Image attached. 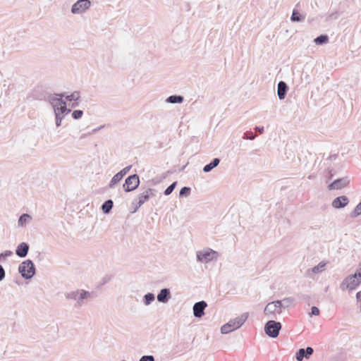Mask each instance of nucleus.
<instances>
[{
	"label": "nucleus",
	"instance_id": "33",
	"mask_svg": "<svg viewBox=\"0 0 361 361\" xmlns=\"http://www.w3.org/2000/svg\"><path fill=\"white\" fill-rule=\"evenodd\" d=\"M191 188L190 187L184 186L179 192V196L180 197H187L190 195Z\"/></svg>",
	"mask_w": 361,
	"mask_h": 361
},
{
	"label": "nucleus",
	"instance_id": "25",
	"mask_svg": "<svg viewBox=\"0 0 361 361\" xmlns=\"http://www.w3.org/2000/svg\"><path fill=\"white\" fill-rule=\"evenodd\" d=\"M277 310V307L274 301L268 303L264 310L266 315L274 314Z\"/></svg>",
	"mask_w": 361,
	"mask_h": 361
},
{
	"label": "nucleus",
	"instance_id": "9",
	"mask_svg": "<svg viewBox=\"0 0 361 361\" xmlns=\"http://www.w3.org/2000/svg\"><path fill=\"white\" fill-rule=\"evenodd\" d=\"M207 307V303L204 300L197 302L192 307L193 314L196 318H201L204 315V310Z\"/></svg>",
	"mask_w": 361,
	"mask_h": 361
},
{
	"label": "nucleus",
	"instance_id": "23",
	"mask_svg": "<svg viewBox=\"0 0 361 361\" xmlns=\"http://www.w3.org/2000/svg\"><path fill=\"white\" fill-rule=\"evenodd\" d=\"M32 220V216L28 214H23L20 216L18 224L20 227H24L26 226L27 223Z\"/></svg>",
	"mask_w": 361,
	"mask_h": 361
},
{
	"label": "nucleus",
	"instance_id": "39",
	"mask_svg": "<svg viewBox=\"0 0 361 361\" xmlns=\"http://www.w3.org/2000/svg\"><path fill=\"white\" fill-rule=\"evenodd\" d=\"M131 167H132V166H128L123 168L119 172H118V173L121 176H122V178H123L127 174V173L130 170Z\"/></svg>",
	"mask_w": 361,
	"mask_h": 361
},
{
	"label": "nucleus",
	"instance_id": "29",
	"mask_svg": "<svg viewBox=\"0 0 361 361\" xmlns=\"http://www.w3.org/2000/svg\"><path fill=\"white\" fill-rule=\"evenodd\" d=\"M123 179L122 176H121L118 173H116L110 180L109 183V188H113L117 183H118Z\"/></svg>",
	"mask_w": 361,
	"mask_h": 361
},
{
	"label": "nucleus",
	"instance_id": "42",
	"mask_svg": "<svg viewBox=\"0 0 361 361\" xmlns=\"http://www.w3.org/2000/svg\"><path fill=\"white\" fill-rule=\"evenodd\" d=\"M112 277L113 276L111 275L104 276L101 280V285H104L106 283L109 282L111 280Z\"/></svg>",
	"mask_w": 361,
	"mask_h": 361
},
{
	"label": "nucleus",
	"instance_id": "10",
	"mask_svg": "<svg viewBox=\"0 0 361 361\" xmlns=\"http://www.w3.org/2000/svg\"><path fill=\"white\" fill-rule=\"evenodd\" d=\"M65 98L66 102H69V105L71 108H76L79 106L80 92L79 91H74L71 94H67L66 92Z\"/></svg>",
	"mask_w": 361,
	"mask_h": 361
},
{
	"label": "nucleus",
	"instance_id": "31",
	"mask_svg": "<svg viewBox=\"0 0 361 361\" xmlns=\"http://www.w3.org/2000/svg\"><path fill=\"white\" fill-rule=\"evenodd\" d=\"M80 289L65 293V297L68 300H75L78 301Z\"/></svg>",
	"mask_w": 361,
	"mask_h": 361
},
{
	"label": "nucleus",
	"instance_id": "6",
	"mask_svg": "<svg viewBox=\"0 0 361 361\" xmlns=\"http://www.w3.org/2000/svg\"><path fill=\"white\" fill-rule=\"evenodd\" d=\"M196 255L197 261L208 263L217 257L218 252L209 248L202 251H197Z\"/></svg>",
	"mask_w": 361,
	"mask_h": 361
},
{
	"label": "nucleus",
	"instance_id": "49",
	"mask_svg": "<svg viewBox=\"0 0 361 361\" xmlns=\"http://www.w3.org/2000/svg\"><path fill=\"white\" fill-rule=\"evenodd\" d=\"M356 299L357 302H360V310H361V290L356 293Z\"/></svg>",
	"mask_w": 361,
	"mask_h": 361
},
{
	"label": "nucleus",
	"instance_id": "13",
	"mask_svg": "<svg viewBox=\"0 0 361 361\" xmlns=\"http://www.w3.org/2000/svg\"><path fill=\"white\" fill-rule=\"evenodd\" d=\"M349 203V199L345 195H341L336 197L332 201L331 205L335 209H342Z\"/></svg>",
	"mask_w": 361,
	"mask_h": 361
},
{
	"label": "nucleus",
	"instance_id": "26",
	"mask_svg": "<svg viewBox=\"0 0 361 361\" xmlns=\"http://www.w3.org/2000/svg\"><path fill=\"white\" fill-rule=\"evenodd\" d=\"M70 112L61 113V112L54 111L56 127H59L61 125V121H62L63 118H64V116L68 114Z\"/></svg>",
	"mask_w": 361,
	"mask_h": 361
},
{
	"label": "nucleus",
	"instance_id": "21",
	"mask_svg": "<svg viewBox=\"0 0 361 361\" xmlns=\"http://www.w3.org/2000/svg\"><path fill=\"white\" fill-rule=\"evenodd\" d=\"M114 206V202L112 200L109 199L106 200L101 207L102 211L104 214H108L111 212Z\"/></svg>",
	"mask_w": 361,
	"mask_h": 361
},
{
	"label": "nucleus",
	"instance_id": "22",
	"mask_svg": "<svg viewBox=\"0 0 361 361\" xmlns=\"http://www.w3.org/2000/svg\"><path fill=\"white\" fill-rule=\"evenodd\" d=\"M183 101L184 97L177 94L171 95L166 99V102L169 104H181Z\"/></svg>",
	"mask_w": 361,
	"mask_h": 361
},
{
	"label": "nucleus",
	"instance_id": "20",
	"mask_svg": "<svg viewBox=\"0 0 361 361\" xmlns=\"http://www.w3.org/2000/svg\"><path fill=\"white\" fill-rule=\"evenodd\" d=\"M305 19V16L301 14L298 10L294 8L290 16V20L293 23L303 22Z\"/></svg>",
	"mask_w": 361,
	"mask_h": 361
},
{
	"label": "nucleus",
	"instance_id": "41",
	"mask_svg": "<svg viewBox=\"0 0 361 361\" xmlns=\"http://www.w3.org/2000/svg\"><path fill=\"white\" fill-rule=\"evenodd\" d=\"M139 361H155V359L153 355H143Z\"/></svg>",
	"mask_w": 361,
	"mask_h": 361
},
{
	"label": "nucleus",
	"instance_id": "54",
	"mask_svg": "<svg viewBox=\"0 0 361 361\" xmlns=\"http://www.w3.org/2000/svg\"><path fill=\"white\" fill-rule=\"evenodd\" d=\"M121 361H126V360H121Z\"/></svg>",
	"mask_w": 361,
	"mask_h": 361
},
{
	"label": "nucleus",
	"instance_id": "30",
	"mask_svg": "<svg viewBox=\"0 0 361 361\" xmlns=\"http://www.w3.org/2000/svg\"><path fill=\"white\" fill-rule=\"evenodd\" d=\"M149 195L146 190L138 195L139 206H142L145 202L149 200Z\"/></svg>",
	"mask_w": 361,
	"mask_h": 361
},
{
	"label": "nucleus",
	"instance_id": "12",
	"mask_svg": "<svg viewBox=\"0 0 361 361\" xmlns=\"http://www.w3.org/2000/svg\"><path fill=\"white\" fill-rule=\"evenodd\" d=\"M314 353V349L312 347H307L306 348H300L295 354L297 361H302L304 358L308 359Z\"/></svg>",
	"mask_w": 361,
	"mask_h": 361
},
{
	"label": "nucleus",
	"instance_id": "32",
	"mask_svg": "<svg viewBox=\"0 0 361 361\" xmlns=\"http://www.w3.org/2000/svg\"><path fill=\"white\" fill-rule=\"evenodd\" d=\"M361 214V201L357 204L355 209L350 213V217L356 218Z\"/></svg>",
	"mask_w": 361,
	"mask_h": 361
},
{
	"label": "nucleus",
	"instance_id": "1",
	"mask_svg": "<svg viewBox=\"0 0 361 361\" xmlns=\"http://www.w3.org/2000/svg\"><path fill=\"white\" fill-rule=\"evenodd\" d=\"M66 92L59 94H52L49 95L48 101L53 107L54 111L66 113L71 112V109L67 108L66 101L63 99Z\"/></svg>",
	"mask_w": 361,
	"mask_h": 361
},
{
	"label": "nucleus",
	"instance_id": "17",
	"mask_svg": "<svg viewBox=\"0 0 361 361\" xmlns=\"http://www.w3.org/2000/svg\"><path fill=\"white\" fill-rule=\"evenodd\" d=\"M347 279L348 283L347 287H349V290L350 291L355 290L360 283H361V281H359L353 274L348 276Z\"/></svg>",
	"mask_w": 361,
	"mask_h": 361
},
{
	"label": "nucleus",
	"instance_id": "18",
	"mask_svg": "<svg viewBox=\"0 0 361 361\" xmlns=\"http://www.w3.org/2000/svg\"><path fill=\"white\" fill-rule=\"evenodd\" d=\"M293 301V299L292 298H286L281 300H275L274 303H276L277 309L285 310L290 305Z\"/></svg>",
	"mask_w": 361,
	"mask_h": 361
},
{
	"label": "nucleus",
	"instance_id": "40",
	"mask_svg": "<svg viewBox=\"0 0 361 361\" xmlns=\"http://www.w3.org/2000/svg\"><path fill=\"white\" fill-rule=\"evenodd\" d=\"M328 173H329V176L327 177L326 182L331 180L333 178V177L336 175V172L334 169L328 168Z\"/></svg>",
	"mask_w": 361,
	"mask_h": 361
},
{
	"label": "nucleus",
	"instance_id": "14",
	"mask_svg": "<svg viewBox=\"0 0 361 361\" xmlns=\"http://www.w3.org/2000/svg\"><path fill=\"white\" fill-rule=\"evenodd\" d=\"M157 300L161 303H167L171 298V293L169 288H164L160 290L157 296Z\"/></svg>",
	"mask_w": 361,
	"mask_h": 361
},
{
	"label": "nucleus",
	"instance_id": "52",
	"mask_svg": "<svg viewBox=\"0 0 361 361\" xmlns=\"http://www.w3.org/2000/svg\"><path fill=\"white\" fill-rule=\"evenodd\" d=\"M141 206H139V202H137L133 212H135Z\"/></svg>",
	"mask_w": 361,
	"mask_h": 361
},
{
	"label": "nucleus",
	"instance_id": "45",
	"mask_svg": "<svg viewBox=\"0 0 361 361\" xmlns=\"http://www.w3.org/2000/svg\"><path fill=\"white\" fill-rule=\"evenodd\" d=\"M348 279H347V277L342 281V283H341V286H340V288L343 290H345L346 289H348L349 290V287H347V285H348Z\"/></svg>",
	"mask_w": 361,
	"mask_h": 361
},
{
	"label": "nucleus",
	"instance_id": "24",
	"mask_svg": "<svg viewBox=\"0 0 361 361\" xmlns=\"http://www.w3.org/2000/svg\"><path fill=\"white\" fill-rule=\"evenodd\" d=\"M329 37L326 34H322L319 36H317L316 38L314 39V42L317 45H324L329 42Z\"/></svg>",
	"mask_w": 361,
	"mask_h": 361
},
{
	"label": "nucleus",
	"instance_id": "8",
	"mask_svg": "<svg viewBox=\"0 0 361 361\" xmlns=\"http://www.w3.org/2000/svg\"><path fill=\"white\" fill-rule=\"evenodd\" d=\"M350 183V178L348 176L339 178L334 180L328 185V188L330 190H339L346 187Z\"/></svg>",
	"mask_w": 361,
	"mask_h": 361
},
{
	"label": "nucleus",
	"instance_id": "37",
	"mask_svg": "<svg viewBox=\"0 0 361 361\" xmlns=\"http://www.w3.org/2000/svg\"><path fill=\"white\" fill-rule=\"evenodd\" d=\"M256 135L251 131H247L243 134V139L252 140L255 138Z\"/></svg>",
	"mask_w": 361,
	"mask_h": 361
},
{
	"label": "nucleus",
	"instance_id": "51",
	"mask_svg": "<svg viewBox=\"0 0 361 361\" xmlns=\"http://www.w3.org/2000/svg\"><path fill=\"white\" fill-rule=\"evenodd\" d=\"M102 127V126L99 127V128H94V129H93V130H92V133H89L88 134H89V135H90V134H92V133H94L97 132V131H98V130H99Z\"/></svg>",
	"mask_w": 361,
	"mask_h": 361
},
{
	"label": "nucleus",
	"instance_id": "28",
	"mask_svg": "<svg viewBox=\"0 0 361 361\" xmlns=\"http://www.w3.org/2000/svg\"><path fill=\"white\" fill-rule=\"evenodd\" d=\"M155 300V295L152 293H147L143 297V303L149 305Z\"/></svg>",
	"mask_w": 361,
	"mask_h": 361
},
{
	"label": "nucleus",
	"instance_id": "3",
	"mask_svg": "<svg viewBox=\"0 0 361 361\" xmlns=\"http://www.w3.org/2000/svg\"><path fill=\"white\" fill-rule=\"evenodd\" d=\"M19 274L25 280L31 279L36 274L35 265L31 259L21 262L18 268Z\"/></svg>",
	"mask_w": 361,
	"mask_h": 361
},
{
	"label": "nucleus",
	"instance_id": "50",
	"mask_svg": "<svg viewBox=\"0 0 361 361\" xmlns=\"http://www.w3.org/2000/svg\"><path fill=\"white\" fill-rule=\"evenodd\" d=\"M338 157V154H331L330 155L327 159L326 160H335Z\"/></svg>",
	"mask_w": 361,
	"mask_h": 361
},
{
	"label": "nucleus",
	"instance_id": "44",
	"mask_svg": "<svg viewBox=\"0 0 361 361\" xmlns=\"http://www.w3.org/2000/svg\"><path fill=\"white\" fill-rule=\"evenodd\" d=\"M338 13L337 11L331 13L329 16L326 18V20H336L338 18Z\"/></svg>",
	"mask_w": 361,
	"mask_h": 361
},
{
	"label": "nucleus",
	"instance_id": "47",
	"mask_svg": "<svg viewBox=\"0 0 361 361\" xmlns=\"http://www.w3.org/2000/svg\"><path fill=\"white\" fill-rule=\"evenodd\" d=\"M353 275L359 280L361 281V267L358 269L356 270V271L355 272V274H353Z\"/></svg>",
	"mask_w": 361,
	"mask_h": 361
},
{
	"label": "nucleus",
	"instance_id": "46",
	"mask_svg": "<svg viewBox=\"0 0 361 361\" xmlns=\"http://www.w3.org/2000/svg\"><path fill=\"white\" fill-rule=\"evenodd\" d=\"M6 276V272L3 266L0 264V281H3Z\"/></svg>",
	"mask_w": 361,
	"mask_h": 361
},
{
	"label": "nucleus",
	"instance_id": "7",
	"mask_svg": "<svg viewBox=\"0 0 361 361\" xmlns=\"http://www.w3.org/2000/svg\"><path fill=\"white\" fill-rule=\"evenodd\" d=\"M90 0H78L73 4L71 11L73 14H81L85 13L91 6Z\"/></svg>",
	"mask_w": 361,
	"mask_h": 361
},
{
	"label": "nucleus",
	"instance_id": "43",
	"mask_svg": "<svg viewBox=\"0 0 361 361\" xmlns=\"http://www.w3.org/2000/svg\"><path fill=\"white\" fill-rule=\"evenodd\" d=\"M146 192L149 194V197H155L157 193V190L154 188H148Z\"/></svg>",
	"mask_w": 361,
	"mask_h": 361
},
{
	"label": "nucleus",
	"instance_id": "15",
	"mask_svg": "<svg viewBox=\"0 0 361 361\" xmlns=\"http://www.w3.org/2000/svg\"><path fill=\"white\" fill-rule=\"evenodd\" d=\"M30 245L27 243L22 242L18 245L16 249V254L20 258L25 257L29 252Z\"/></svg>",
	"mask_w": 361,
	"mask_h": 361
},
{
	"label": "nucleus",
	"instance_id": "27",
	"mask_svg": "<svg viewBox=\"0 0 361 361\" xmlns=\"http://www.w3.org/2000/svg\"><path fill=\"white\" fill-rule=\"evenodd\" d=\"M326 263L324 262H320L317 266L312 267L310 271L314 274L320 273L324 270ZM310 271V269L308 270Z\"/></svg>",
	"mask_w": 361,
	"mask_h": 361
},
{
	"label": "nucleus",
	"instance_id": "36",
	"mask_svg": "<svg viewBox=\"0 0 361 361\" xmlns=\"http://www.w3.org/2000/svg\"><path fill=\"white\" fill-rule=\"evenodd\" d=\"M82 115H83V111L80 110V109L74 110L71 114V116H72L73 118H74V119H79V118H82Z\"/></svg>",
	"mask_w": 361,
	"mask_h": 361
},
{
	"label": "nucleus",
	"instance_id": "19",
	"mask_svg": "<svg viewBox=\"0 0 361 361\" xmlns=\"http://www.w3.org/2000/svg\"><path fill=\"white\" fill-rule=\"evenodd\" d=\"M220 161L221 159L219 158H214L209 164L203 167V171L204 173L210 172L219 164Z\"/></svg>",
	"mask_w": 361,
	"mask_h": 361
},
{
	"label": "nucleus",
	"instance_id": "34",
	"mask_svg": "<svg viewBox=\"0 0 361 361\" xmlns=\"http://www.w3.org/2000/svg\"><path fill=\"white\" fill-rule=\"evenodd\" d=\"M177 185V181H174L170 185H169L166 189L164 191V195L166 196H168L170 194L172 193V192L174 190V189L176 188Z\"/></svg>",
	"mask_w": 361,
	"mask_h": 361
},
{
	"label": "nucleus",
	"instance_id": "35",
	"mask_svg": "<svg viewBox=\"0 0 361 361\" xmlns=\"http://www.w3.org/2000/svg\"><path fill=\"white\" fill-rule=\"evenodd\" d=\"M13 255L11 250H6L0 253V262H5L7 257H9Z\"/></svg>",
	"mask_w": 361,
	"mask_h": 361
},
{
	"label": "nucleus",
	"instance_id": "11",
	"mask_svg": "<svg viewBox=\"0 0 361 361\" xmlns=\"http://www.w3.org/2000/svg\"><path fill=\"white\" fill-rule=\"evenodd\" d=\"M93 293H90L87 290L80 289L78 299L75 304V307H80L82 305L87 302V300L92 297Z\"/></svg>",
	"mask_w": 361,
	"mask_h": 361
},
{
	"label": "nucleus",
	"instance_id": "5",
	"mask_svg": "<svg viewBox=\"0 0 361 361\" xmlns=\"http://www.w3.org/2000/svg\"><path fill=\"white\" fill-rule=\"evenodd\" d=\"M140 183V178L137 174L130 175L123 184V190L126 192L134 191L138 188Z\"/></svg>",
	"mask_w": 361,
	"mask_h": 361
},
{
	"label": "nucleus",
	"instance_id": "2",
	"mask_svg": "<svg viewBox=\"0 0 361 361\" xmlns=\"http://www.w3.org/2000/svg\"><path fill=\"white\" fill-rule=\"evenodd\" d=\"M248 316V312H245L242 314L240 317L231 319L228 322L221 327V333L223 334H227L239 329L246 322Z\"/></svg>",
	"mask_w": 361,
	"mask_h": 361
},
{
	"label": "nucleus",
	"instance_id": "4",
	"mask_svg": "<svg viewBox=\"0 0 361 361\" xmlns=\"http://www.w3.org/2000/svg\"><path fill=\"white\" fill-rule=\"evenodd\" d=\"M281 327V322L271 319L265 324L264 329L268 336L275 338L279 336Z\"/></svg>",
	"mask_w": 361,
	"mask_h": 361
},
{
	"label": "nucleus",
	"instance_id": "53",
	"mask_svg": "<svg viewBox=\"0 0 361 361\" xmlns=\"http://www.w3.org/2000/svg\"><path fill=\"white\" fill-rule=\"evenodd\" d=\"M85 136H86V134H82V135H81V138H83V137H85Z\"/></svg>",
	"mask_w": 361,
	"mask_h": 361
},
{
	"label": "nucleus",
	"instance_id": "48",
	"mask_svg": "<svg viewBox=\"0 0 361 361\" xmlns=\"http://www.w3.org/2000/svg\"><path fill=\"white\" fill-rule=\"evenodd\" d=\"M255 130L257 132H259V133H264V127L262 126H256L255 128Z\"/></svg>",
	"mask_w": 361,
	"mask_h": 361
},
{
	"label": "nucleus",
	"instance_id": "16",
	"mask_svg": "<svg viewBox=\"0 0 361 361\" xmlns=\"http://www.w3.org/2000/svg\"><path fill=\"white\" fill-rule=\"evenodd\" d=\"M288 90V86L284 81H279L277 85V95L279 99H283L287 94Z\"/></svg>",
	"mask_w": 361,
	"mask_h": 361
},
{
	"label": "nucleus",
	"instance_id": "38",
	"mask_svg": "<svg viewBox=\"0 0 361 361\" xmlns=\"http://www.w3.org/2000/svg\"><path fill=\"white\" fill-rule=\"evenodd\" d=\"M320 313L319 309L316 306H312L311 307V312L309 314L310 317L312 316H318Z\"/></svg>",
	"mask_w": 361,
	"mask_h": 361
}]
</instances>
